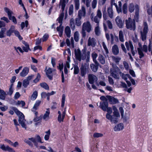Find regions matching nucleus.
Listing matches in <instances>:
<instances>
[{"mask_svg":"<svg viewBox=\"0 0 152 152\" xmlns=\"http://www.w3.org/2000/svg\"><path fill=\"white\" fill-rule=\"evenodd\" d=\"M66 0H60L59 6L61 8L62 12L58 18L57 20L58 21V22L60 23L61 24L59 27H58L57 28V30L59 32V36L60 37H61L62 35L63 31V27L61 26V23L64 17V11L66 6Z\"/></svg>","mask_w":152,"mask_h":152,"instance_id":"1","label":"nucleus"},{"mask_svg":"<svg viewBox=\"0 0 152 152\" xmlns=\"http://www.w3.org/2000/svg\"><path fill=\"white\" fill-rule=\"evenodd\" d=\"M111 72L112 76L116 79L119 78V74L122 76V78L126 81L128 78H130V76L129 75L127 74L124 75L123 73H121L119 68L116 66H113V68L111 69Z\"/></svg>","mask_w":152,"mask_h":152,"instance_id":"2","label":"nucleus"},{"mask_svg":"<svg viewBox=\"0 0 152 152\" xmlns=\"http://www.w3.org/2000/svg\"><path fill=\"white\" fill-rule=\"evenodd\" d=\"M86 48H84L82 50L83 54L81 55L80 50L78 49L75 50V54L76 58L80 61L81 60H84L86 58L88 60L90 58V52L89 51H88L86 54Z\"/></svg>","mask_w":152,"mask_h":152,"instance_id":"3","label":"nucleus"},{"mask_svg":"<svg viewBox=\"0 0 152 152\" xmlns=\"http://www.w3.org/2000/svg\"><path fill=\"white\" fill-rule=\"evenodd\" d=\"M144 27L142 29V27L139 26L138 27V31L141 35V38L142 41H145L146 38L147 34L148 32V27L147 23L146 22L143 23Z\"/></svg>","mask_w":152,"mask_h":152,"instance_id":"4","label":"nucleus"},{"mask_svg":"<svg viewBox=\"0 0 152 152\" xmlns=\"http://www.w3.org/2000/svg\"><path fill=\"white\" fill-rule=\"evenodd\" d=\"M126 26L128 29L134 31L136 28L135 20L131 18H129L125 20Z\"/></svg>","mask_w":152,"mask_h":152,"instance_id":"5","label":"nucleus"},{"mask_svg":"<svg viewBox=\"0 0 152 152\" xmlns=\"http://www.w3.org/2000/svg\"><path fill=\"white\" fill-rule=\"evenodd\" d=\"M91 26L90 23L89 21H87L84 23L82 26V34L83 36L84 37L86 36V31L87 32L89 33L91 30Z\"/></svg>","mask_w":152,"mask_h":152,"instance_id":"6","label":"nucleus"},{"mask_svg":"<svg viewBox=\"0 0 152 152\" xmlns=\"http://www.w3.org/2000/svg\"><path fill=\"white\" fill-rule=\"evenodd\" d=\"M29 140H31V141L34 143V145L37 148L39 147L37 142H39L41 143H43L40 137L38 135H36L34 137L30 138Z\"/></svg>","mask_w":152,"mask_h":152,"instance_id":"7","label":"nucleus"},{"mask_svg":"<svg viewBox=\"0 0 152 152\" xmlns=\"http://www.w3.org/2000/svg\"><path fill=\"white\" fill-rule=\"evenodd\" d=\"M18 121L22 127L26 129V121L24 119V116L23 113L19 115Z\"/></svg>","mask_w":152,"mask_h":152,"instance_id":"8","label":"nucleus"},{"mask_svg":"<svg viewBox=\"0 0 152 152\" xmlns=\"http://www.w3.org/2000/svg\"><path fill=\"white\" fill-rule=\"evenodd\" d=\"M41 103L40 100H37L34 104L33 107L31 109V110L34 112L36 116L37 115L38 113L36 111L38 109V107Z\"/></svg>","mask_w":152,"mask_h":152,"instance_id":"9","label":"nucleus"},{"mask_svg":"<svg viewBox=\"0 0 152 152\" xmlns=\"http://www.w3.org/2000/svg\"><path fill=\"white\" fill-rule=\"evenodd\" d=\"M46 74L49 78L50 80H52L53 78V75L52 74L53 72L55 71V69L50 68L46 67L45 69Z\"/></svg>","mask_w":152,"mask_h":152,"instance_id":"10","label":"nucleus"},{"mask_svg":"<svg viewBox=\"0 0 152 152\" xmlns=\"http://www.w3.org/2000/svg\"><path fill=\"white\" fill-rule=\"evenodd\" d=\"M125 45L127 49L128 50H130L131 53L133 56L135 54V52L134 50V47L132 43L129 42H125Z\"/></svg>","mask_w":152,"mask_h":152,"instance_id":"11","label":"nucleus"},{"mask_svg":"<svg viewBox=\"0 0 152 152\" xmlns=\"http://www.w3.org/2000/svg\"><path fill=\"white\" fill-rule=\"evenodd\" d=\"M115 21L117 25L119 28H123L124 24L120 16H118L116 17Z\"/></svg>","mask_w":152,"mask_h":152,"instance_id":"12","label":"nucleus"},{"mask_svg":"<svg viewBox=\"0 0 152 152\" xmlns=\"http://www.w3.org/2000/svg\"><path fill=\"white\" fill-rule=\"evenodd\" d=\"M107 97L110 104H115L119 102L118 100L114 97L110 96H107Z\"/></svg>","mask_w":152,"mask_h":152,"instance_id":"13","label":"nucleus"},{"mask_svg":"<svg viewBox=\"0 0 152 152\" xmlns=\"http://www.w3.org/2000/svg\"><path fill=\"white\" fill-rule=\"evenodd\" d=\"M124 124L122 123H120L116 125L114 128V130L115 132L120 131L124 129Z\"/></svg>","mask_w":152,"mask_h":152,"instance_id":"14","label":"nucleus"},{"mask_svg":"<svg viewBox=\"0 0 152 152\" xmlns=\"http://www.w3.org/2000/svg\"><path fill=\"white\" fill-rule=\"evenodd\" d=\"M0 148L4 151H7L9 152H15V151L13 148L8 145L5 146L4 144L0 145Z\"/></svg>","mask_w":152,"mask_h":152,"instance_id":"15","label":"nucleus"},{"mask_svg":"<svg viewBox=\"0 0 152 152\" xmlns=\"http://www.w3.org/2000/svg\"><path fill=\"white\" fill-rule=\"evenodd\" d=\"M86 12L85 7L82 6L81 9L78 12L77 16L82 18V17H85L86 16Z\"/></svg>","mask_w":152,"mask_h":152,"instance_id":"16","label":"nucleus"},{"mask_svg":"<svg viewBox=\"0 0 152 152\" xmlns=\"http://www.w3.org/2000/svg\"><path fill=\"white\" fill-rule=\"evenodd\" d=\"M97 80L96 76L92 74H90L88 75V81L90 83L92 84Z\"/></svg>","mask_w":152,"mask_h":152,"instance_id":"17","label":"nucleus"},{"mask_svg":"<svg viewBox=\"0 0 152 152\" xmlns=\"http://www.w3.org/2000/svg\"><path fill=\"white\" fill-rule=\"evenodd\" d=\"M96 44V40L94 38L91 37L89 38L88 43V46L94 47L95 46Z\"/></svg>","mask_w":152,"mask_h":152,"instance_id":"18","label":"nucleus"},{"mask_svg":"<svg viewBox=\"0 0 152 152\" xmlns=\"http://www.w3.org/2000/svg\"><path fill=\"white\" fill-rule=\"evenodd\" d=\"M136 5L138 6L137 4H134L132 3H130L128 5V9L129 12L132 13L133 12L135 9V11H136Z\"/></svg>","mask_w":152,"mask_h":152,"instance_id":"19","label":"nucleus"},{"mask_svg":"<svg viewBox=\"0 0 152 152\" xmlns=\"http://www.w3.org/2000/svg\"><path fill=\"white\" fill-rule=\"evenodd\" d=\"M107 24L109 28L110 29H112L113 28V26L112 23L111 22L108 20L107 21H105L103 22V26L104 29L106 31L107 29V28L106 27V24Z\"/></svg>","mask_w":152,"mask_h":152,"instance_id":"20","label":"nucleus"},{"mask_svg":"<svg viewBox=\"0 0 152 152\" xmlns=\"http://www.w3.org/2000/svg\"><path fill=\"white\" fill-rule=\"evenodd\" d=\"M29 72V68L27 67H24L22 71L20 73L21 76L24 77L26 76L28 73Z\"/></svg>","mask_w":152,"mask_h":152,"instance_id":"21","label":"nucleus"},{"mask_svg":"<svg viewBox=\"0 0 152 152\" xmlns=\"http://www.w3.org/2000/svg\"><path fill=\"white\" fill-rule=\"evenodd\" d=\"M113 5L115 6L118 13H119L121 12V7L122 6V4L121 2L120 1H119L118 2V6L117 4L115 3H114Z\"/></svg>","mask_w":152,"mask_h":152,"instance_id":"22","label":"nucleus"},{"mask_svg":"<svg viewBox=\"0 0 152 152\" xmlns=\"http://www.w3.org/2000/svg\"><path fill=\"white\" fill-rule=\"evenodd\" d=\"M5 12H6L8 15V17L10 20H11L12 14V12L11 11L9 8L7 7H5L4 8Z\"/></svg>","mask_w":152,"mask_h":152,"instance_id":"23","label":"nucleus"},{"mask_svg":"<svg viewBox=\"0 0 152 152\" xmlns=\"http://www.w3.org/2000/svg\"><path fill=\"white\" fill-rule=\"evenodd\" d=\"M136 7V11H135V15L134 16V20H137L139 18V6L136 5L135 6Z\"/></svg>","mask_w":152,"mask_h":152,"instance_id":"24","label":"nucleus"},{"mask_svg":"<svg viewBox=\"0 0 152 152\" xmlns=\"http://www.w3.org/2000/svg\"><path fill=\"white\" fill-rule=\"evenodd\" d=\"M113 115L115 117H120V115L117 108L115 106H113Z\"/></svg>","mask_w":152,"mask_h":152,"instance_id":"25","label":"nucleus"},{"mask_svg":"<svg viewBox=\"0 0 152 152\" xmlns=\"http://www.w3.org/2000/svg\"><path fill=\"white\" fill-rule=\"evenodd\" d=\"M100 106L101 107L104 111L106 110V109L108 107V103L107 102H104L102 103H100Z\"/></svg>","mask_w":152,"mask_h":152,"instance_id":"26","label":"nucleus"},{"mask_svg":"<svg viewBox=\"0 0 152 152\" xmlns=\"http://www.w3.org/2000/svg\"><path fill=\"white\" fill-rule=\"evenodd\" d=\"M15 28V27L14 26H11L10 29L7 31V35L8 36H10L12 33L13 32Z\"/></svg>","mask_w":152,"mask_h":152,"instance_id":"27","label":"nucleus"},{"mask_svg":"<svg viewBox=\"0 0 152 152\" xmlns=\"http://www.w3.org/2000/svg\"><path fill=\"white\" fill-rule=\"evenodd\" d=\"M112 52L115 55H117L119 53V50L117 45H114L112 48Z\"/></svg>","mask_w":152,"mask_h":152,"instance_id":"28","label":"nucleus"},{"mask_svg":"<svg viewBox=\"0 0 152 152\" xmlns=\"http://www.w3.org/2000/svg\"><path fill=\"white\" fill-rule=\"evenodd\" d=\"M50 113V112L49 110L47 109L43 116V119L46 121L48 120L49 119Z\"/></svg>","mask_w":152,"mask_h":152,"instance_id":"29","label":"nucleus"},{"mask_svg":"<svg viewBox=\"0 0 152 152\" xmlns=\"http://www.w3.org/2000/svg\"><path fill=\"white\" fill-rule=\"evenodd\" d=\"M82 18L79 17L77 16V17L75 19V23L76 25L78 26H80L82 22V21L81 20Z\"/></svg>","mask_w":152,"mask_h":152,"instance_id":"30","label":"nucleus"},{"mask_svg":"<svg viewBox=\"0 0 152 152\" xmlns=\"http://www.w3.org/2000/svg\"><path fill=\"white\" fill-rule=\"evenodd\" d=\"M93 18V14L92 13L91 16V18L92 20L94 21L95 23H96L97 24H99V20L100 19H99L98 18V17L97 16H96L94 17V18Z\"/></svg>","mask_w":152,"mask_h":152,"instance_id":"31","label":"nucleus"},{"mask_svg":"<svg viewBox=\"0 0 152 152\" xmlns=\"http://www.w3.org/2000/svg\"><path fill=\"white\" fill-rule=\"evenodd\" d=\"M107 12L109 17L111 18H113V11L112 9L109 7L107 9Z\"/></svg>","mask_w":152,"mask_h":152,"instance_id":"32","label":"nucleus"},{"mask_svg":"<svg viewBox=\"0 0 152 152\" xmlns=\"http://www.w3.org/2000/svg\"><path fill=\"white\" fill-rule=\"evenodd\" d=\"M97 55L95 52L93 53L92 54V57L93 59L94 62L95 63L96 65H98V63L96 60V58L97 57Z\"/></svg>","mask_w":152,"mask_h":152,"instance_id":"33","label":"nucleus"},{"mask_svg":"<svg viewBox=\"0 0 152 152\" xmlns=\"http://www.w3.org/2000/svg\"><path fill=\"white\" fill-rule=\"evenodd\" d=\"M119 37L120 41H124L123 32L122 31H120L119 32Z\"/></svg>","mask_w":152,"mask_h":152,"instance_id":"34","label":"nucleus"},{"mask_svg":"<svg viewBox=\"0 0 152 152\" xmlns=\"http://www.w3.org/2000/svg\"><path fill=\"white\" fill-rule=\"evenodd\" d=\"M98 60L102 64H104L105 63V60L104 57L102 55H99Z\"/></svg>","mask_w":152,"mask_h":152,"instance_id":"35","label":"nucleus"},{"mask_svg":"<svg viewBox=\"0 0 152 152\" xmlns=\"http://www.w3.org/2000/svg\"><path fill=\"white\" fill-rule=\"evenodd\" d=\"M95 34L97 35H99L100 34V31L98 24H97L95 28Z\"/></svg>","mask_w":152,"mask_h":152,"instance_id":"36","label":"nucleus"},{"mask_svg":"<svg viewBox=\"0 0 152 152\" xmlns=\"http://www.w3.org/2000/svg\"><path fill=\"white\" fill-rule=\"evenodd\" d=\"M38 96V92L37 91H35L33 93L31 99L32 100H35L37 98Z\"/></svg>","mask_w":152,"mask_h":152,"instance_id":"37","label":"nucleus"},{"mask_svg":"<svg viewBox=\"0 0 152 152\" xmlns=\"http://www.w3.org/2000/svg\"><path fill=\"white\" fill-rule=\"evenodd\" d=\"M11 109L12 110H13L18 116L22 114V113L19 111L18 109L15 107H11Z\"/></svg>","mask_w":152,"mask_h":152,"instance_id":"38","label":"nucleus"},{"mask_svg":"<svg viewBox=\"0 0 152 152\" xmlns=\"http://www.w3.org/2000/svg\"><path fill=\"white\" fill-rule=\"evenodd\" d=\"M75 9L77 10L79 9L80 5L79 0H75Z\"/></svg>","mask_w":152,"mask_h":152,"instance_id":"39","label":"nucleus"},{"mask_svg":"<svg viewBox=\"0 0 152 152\" xmlns=\"http://www.w3.org/2000/svg\"><path fill=\"white\" fill-rule=\"evenodd\" d=\"M13 84H12L10 86V88L9 89V91L7 93V94L10 96H11L13 92Z\"/></svg>","mask_w":152,"mask_h":152,"instance_id":"40","label":"nucleus"},{"mask_svg":"<svg viewBox=\"0 0 152 152\" xmlns=\"http://www.w3.org/2000/svg\"><path fill=\"white\" fill-rule=\"evenodd\" d=\"M65 114H66V110H65V109L64 111V112L63 113L62 117H61V115H60L59 120L58 119V120L59 122H61V121H63V120L64 118L65 117Z\"/></svg>","mask_w":152,"mask_h":152,"instance_id":"41","label":"nucleus"},{"mask_svg":"<svg viewBox=\"0 0 152 152\" xmlns=\"http://www.w3.org/2000/svg\"><path fill=\"white\" fill-rule=\"evenodd\" d=\"M138 54L139 55V58H140L143 57L144 54L142 52V50L140 48H138L137 49Z\"/></svg>","mask_w":152,"mask_h":152,"instance_id":"42","label":"nucleus"},{"mask_svg":"<svg viewBox=\"0 0 152 152\" xmlns=\"http://www.w3.org/2000/svg\"><path fill=\"white\" fill-rule=\"evenodd\" d=\"M122 11L124 13L126 14L127 13V4L126 3H125L123 5Z\"/></svg>","mask_w":152,"mask_h":152,"instance_id":"43","label":"nucleus"},{"mask_svg":"<svg viewBox=\"0 0 152 152\" xmlns=\"http://www.w3.org/2000/svg\"><path fill=\"white\" fill-rule=\"evenodd\" d=\"M6 31L5 28H2L0 31V38H2L4 37V33Z\"/></svg>","mask_w":152,"mask_h":152,"instance_id":"44","label":"nucleus"},{"mask_svg":"<svg viewBox=\"0 0 152 152\" xmlns=\"http://www.w3.org/2000/svg\"><path fill=\"white\" fill-rule=\"evenodd\" d=\"M45 133L47 134L45 135L44 137V139L46 140H48L49 139L50 135V130H49L48 131L46 132Z\"/></svg>","mask_w":152,"mask_h":152,"instance_id":"45","label":"nucleus"},{"mask_svg":"<svg viewBox=\"0 0 152 152\" xmlns=\"http://www.w3.org/2000/svg\"><path fill=\"white\" fill-rule=\"evenodd\" d=\"M29 82L26 79L24 80L23 82V86L25 88H26L29 84Z\"/></svg>","mask_w":152,"mask_h":152,"instance_id":"46","label":"nucleus"},{"mask_svg":"<svg viewBox=\"0 0 152 152\" xmlns=\"http://www.w3.org/2000/svg\"><path fill=\"white\" fill-rule=\"evenodd\" d=\"M28 25V22L27 20L25 21V22H22L20 25L21 29H23V28L25 27V26H26V27H27Z\"/></svg>","mask_w":152,"mask_h":152,"instance_id":"47","label":"nucleus"},{"mask_svg":"<svg viewBox=\"0 0 152 152\" xmlns=\"http://www.w3.org/2000/svg\"><path fill=\"white\" fill-rule=\"evenodd\" d=\"M91 0H81V1L86 4V6L88 7L90 6Z\"/></svg>","mask_w":152,"mask_h":152,"instance_id":"48","label":"nucleus"},{"mask_svg":"<svg viewBox=\"0 0 152 152\" xmlns=\"http://www.w3.org/2000/svg\"><path fill=\"white\" fill-rule=\"evenodd\" d=\"M79 34L78 32L76 31L75 32L74 35L75 40L76 42H77L79 39Z\"/></svg>","mask_w":152,"mask_h":152,"instance_id":"49","label":"nucleus"},{"mask_svg":"<svg viewBox=\"0 0 152 152\" xmlns=\"http://www.w3.org/2000/svg\"><path fill=\"white\" fill-rule=\"evenodd\" d=\"M103 135L102 133H95L93 134V137L94 138H98L102 137L103 136Z\"/></svg>","mask_w":152,"mask_h":152,"instance_id":"50","label":"nucleus"},{"mask_svg":"<svg viewBox=\"0 0 152 152\" xmlns=\"http://www.w3.org/2000/svg\"><path fill=\"white\" fill-rule=\"evenodd\" d=\"M97 0H93L91 2V6L93 9H95L96 6L97 4Z\"/></svg>","mask_w":152,"mask_h":152,"instance_id":"51","label":"nucleus"},{"mask_svg":"<svg viewBox=\"0 0 152 152\" xmlns=\"http://www.w3.org/2000/svg\"><path fill=\"white\" fill-rule=\"evenodd\" d=\"M91 67L92 70L94 72H96L97 71L98 68L97 66H95L92 64L91 65Z\"/></svg>","mask_w":152,"mask_h":152,"instance_id":"52","label":"nucleus"},{"mask_svg":"<svg viewBox=\"0 0 152 152\" xmlns=\"http://www.w3.org/2000/svg\"><path fill=\"white\" fill-rule=\"evenodd\" d=\"M112 58L113 61L116 63H118L120 60V58L118 57L112 56Z\"/></svg>","mask_w":152,"mask_h":152,"instance_id":"53","label":"nucleus"},{"mask_svg":"<svg viewBox=\"0 0 152 152\" xmlns=\"http://www.w3.org/2000/svg\"><path fill=\"white\" fill-rule=\"evenodd\" d=\"M40 85L42 87L44 88L45 89L48 90L49 89V87L45 83H40Z\"/></svg>","mask_w":152,"mask_h":152,"instance_id":"54","label":"nucleus"},{"mask_svg":"<svg viewBox=\"0 0 152 152\" xmlns=\"http://www.w3.org/2000/svg\"><path fill=\"white\" fill-rule=\"evenodd\" d=\"M119 117H115L113 115L112 116V118L111 121L114 123L117 122L118 121V119Z\"/></svg>","mask_w":152,"mask_h":152,"instance_id":"55","label":"nucleus"},{"mask_svg":"<svg viewBox=\"0 0 152 152\" xmlns=\"http://www.w3.org/2000/svg\"><path fill=\"white\" fill-rule=\"evenodd\" d=\"M73 12V5H71L70 6L69 10V15H72Z\"/></svg>","mask_w":152,"mask_h":152,"instance_id":"56","label":"nucleus"},{"mask_svg":"<svg viewBox=\"0 0 152 152\" xmlns=\"http://www.w3.org/2000/svg\"><path fill=\"white\" fill-rule=\"evenodd\" d=\"M66 96L65 94H63L62 95V99L61 100V107H63L64 104V101L65 99Z\"/></svg>","mask_w":152,"mask_h":152,"instance_id":"57","label":"nucleus"},{"mask_svg":"<svg viewBox=\"0 0 152 152\" xmlns=\"http://www.w3.org/2000/svg\"><path fill=\"white\" fill-rule=\"evenodd\" d=\"M42 117L41 116H40L39 117H38L37 116H37H35V117L33 120L34 121L36 122H37L39 121H40L42 119Z\"/></svg>","mask_w":152,"mask_h":152,"instance_id":"58","label":"nucleus"},{"mask_svg":"<svg viewBox=\"0 0 152 152\" xmlns=\"http://www.w3.org/2000/svg\"><path fill=\"white\" fill-rule=\"evenodd\" d=\"M63 63L60 62L59 63V65L58 66V69L60 70V71L61 72H62V70L63 69Z\"/></svg>","mask_w":152,"mask_h":152,"instance_id":"59","label":"nucleus"},{"mask_svg":"<svg viewBox=\"0 0 152 152\" xmlns=\"http://www.w3.org/2000/svg\"><path fill=\"white\" fill-rule=\"evenodd\" d=\"M30 138H29L28 140L26 139L25 140V142L28 144L29 145L32 146H33V144L31 142V140H29Z\"/></svg>","mask_w":152,"mask_h":152,"instance_id":"60","label":"nucleus"},{"mask_svg":"<svg viewBox=\"0 0 152 152\" xmlns=\"http://www.w3.org/2000/svg\"><path fill=\"white\" fill-rule=\"evenodd\" d=\"M102 46L105 51V52L107 54L109 53L108 50L105 44V43L104 42H102Z\"/></svg>","mask_w":152,"mask_h":152,"instance_id":"61","label":"nucleus"},{"mask_svg":"<svg viewBox=\"0 0 152 152\" xmlns=\"http://www.w3.org/2000/svg\"><path fill=\"white\" fill-rule=\"evenodd\" d=\"M147 12L148 14L152 17V5L151 6V8L147 10Z\"/></svg>","mask_w":152,"mask_h":152,"instance_id":"62","label":"nucleus"},{"mask_svg":"<svg viewBox=\"0 0 152 152\" xmlns=\"http://www.w3.org/2000/svg\"><path fill=\"white\" fill-rule=\"evenodd\" d=\"M40 78V75L39 73H38L36 78L34 80V82L36 83L39 80Z\"/></svg>","mask_w":152,"mask_h":152,"instance_id":"63","label":"nucleus"},{"mask_svg":"<svg viewBox=\"0 0 152 152\" xmlns=\"http://www.w3.org/2000/svg\"><path fill=\"white\" fill-rule=\"evenodd\" d=\"M102 13L101 11L99 10H98L96 16L98 17L99 19H101L102 18Z\"/></svg>","mask_w":152,"mask_h":152,"instance_id":"64","label":"nucleus"}]
</instances>
